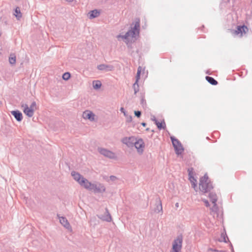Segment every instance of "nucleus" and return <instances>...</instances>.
<instances>
[{"label": "nucleus", "instance_id": "412c9836", "mask_svg": "<svg viewBox=\"0 0 252 252\" xmlns=\"http://www.w3.org/2000/svg\"><path fill=\"white\" fill-rule=\"evenodd\" d=\"M206 80L211 85H216L218 84V82L214 78L210 76L206 77Z\"/></svg>", "mask_w": 252, "mask_h": 252}, {"label": "nucleus", "instance_id": "393cba45", "mask_svg": "<svg viewBox=\"0 0 252 252\" xmlns=\"http://www.w3.org/2000/svg\"><path fill=\"white\" fill-rule=\"evenodd\" d=\"M155 124L157 125L158 128L159 129H164L165 127V123L164 121L161 123L157 121Z\"/></svg>", "mask_w": 252, "mask_h": 252}, {"label": "nucleus", "instance_id": "6e6552de", "mask_svg": "<svg viewBox=\"0 0 252 252\" xmlns=\"http://www.w3.org/2000/svg\"><path fill=\"white\" fill-rule=\"evenodd\" d=\"M104 215H97V217L103 221L110 222L112 220V217L109 212L108 209L106 208Z\"/></svg>", "mask_w": 252, "mask_h": 252}, {"label": "nucleus", "instance_id": "c85d7f7f", "mask_svg": "<svg viewBox=\"0 0 252 252\" xmlns=\"http://www.w3.org/2000/svg\"><path fill=\"white\" fill-rule=\"evenodd\" d=\"M226 238H227L226 234L221 233L220 241L226 242Z\"/></svg>", "mask_w": 252, "mask_h": 252}, {"label": "nucleus", "instance_id": "7ed1b4c3", "mask_svg": "<svg viewBox=\"0 0 252 252\" xmlns=\"http://www.w3.org/2000/svg\"><path fill=\"white\" fill-rule=\"evenodd\" d=\"M182 243V236L181 235H178L173 242L172 252H181Z\"/></svg>", "mask_w": 252, "mask_h": 252}, {"label": "nucleus", "instance_id": "4be33fe9", "mask_svg": "<svg viewBox=\"0 0 252 252\" xmlns=\"http://www.w3.org/2000/svg\"><path fill=\"white\" fill-rule=\"evenodd\" d=\"M101 85V82L99 80H95L93 82V88L95 90L99 89Z\"/></svg>", "mask_w": 252, "mask_h": 252}, {"label": "nucleus", "instance_id": "423d86ee", "mask_svg": "<svg viewBox=\"0 0 252 252\" xmlns=\"http://www.w3.org/2000/svg\"><path fill=\"white\" fill-rule=\"evenodd\" d=\"M134 146L136 149L137 152L139 154H143L145 148V143L142 138H136Z\"/></svg>", "mask_w": 252, "mask_h": 252}, {"label": "nucleus", "instance_id": "473e14b6", "mask_svg": "<svg viewBox=\"0 0 252 252\" xmlns=\"http://www.w3.org/2000/svg\"><path fill=\"white\" fill-rule=\"evenodd\" d=\"M135 115L137 117H140L141 115V112L139 111H134Z\"/></svg>", "mask_w": 252, "mask_h": 252}, {"label": "nucleus", "instance_id": "f257e3e1", "mask_svg": "<svg viewBox=\"0 0 252 252\" xmlns=\"http://www.w3.org/2000/svg\"><path fill=\"white\" fill-rule=\"evenodd\" d=\"M140 30V21L138 20L136 21L133 27H131V29L127 31L124 35H118L117 37L118 39L121 38L125 43L128 45L129 44L134 42L135 37L139 35Z\"/></svg>", "mask_w": 252, "mask_h": 252}, {"label": "nucleus", "instance_id": "7c9ffc66", "mask_svg": "<svg viewBox=\"0 0 252 252\" xmlns=\"http://www.w3.org/2000/svg\"><path fill=\"white\" fill-rule=\"evenodd\" d=\"M30 109L33 110L34 111L35 109H36V104L35 101H33L31 105H30V107H29Z\"/></svg>", "mask_w": 252, "mask_h": 252}, {"label": "nucleus", "instance_id": "6ab92c4d", "mask_svg": "<svg viewBox=\"0 0 252 252\" xmlns=\"http://www.w3.org/2000/svg\"><path fill=\"white\" fill-rule=\"evenodd\" d=\"M89 14H90V15H89L90 19H93V18H96L99 16V12L97 10L95 9V10L91 11L89 13Z\"/></svg>", "mask_w": 252, "mask_h": 252}, {"label": "nucleus", "instance_id": "f704fd0d", "mask_svg": "<svg viewBox=\"0 0 252 252\" xmlns=\"http://www.w3.org/2000/svg\"><path fill=\"white\" fill-rule=\"evenodd\" d=\"M203 201L205 203V206L206 207H209L210 206L209 202H208V200L205 199V200H203Z\"/></svg>", "mask_w": 252, "mask_h": 252}, {"label": "nucleus", "instance_id": "ddd939ff", "mask_svg": "<svg viewBox=\"0 0 252 252\" xmlns=\"http://www.w3.org/2000/svg\"><path fill=\"white\" fill-rule=\"evenodd\" d=\"M97 69L101 71H110L114 69V66L112 65L101 64L97 65Z\"/></svg>", "mask_w": 252, "mask_h": 252}, {"label": "nucleus", "instance_id": "ea45409f", "mask_svg": "<svg viewBox=\"0 0 252 252\" xmlns=\"http://www.w3.org/2000/svg\"><path fill=\"white\" fill-rule=\"evenodd\" d=\"M141 125L143 126H146V123H141Z\"/></svg>", "mask_w": 252, "mask_h": 252}, {"label": "nucleus", "instance_id": "b1692460", "mask_svg": "<svg viewBox=\"0 0 252 252\" xmlns=\"http://www.w3.org/2000/svg\"><path fill=\"white\" fill-rule=\"evenodd\" d=\"M16 56L14 54H11L10 57H9V63L12 64H15L16 63Z\"/></svg>", "mask_w": 252, "mask_h": 252}, {"label": "nucleus", "instance_id": "0eeeda50", "mask_svg": "<svg viewBox=\"0 0 252 252\" xmlns=\"http://www.w3.org/2000/svg\"><path fill=\"white\" fill-rule=\"evenodd\" d=\"M171 140L172 141L173 146L175 149L176 154L178 155H181L184 151V148L183 146H180V149L177 148V146L182 145L181 142L174 137H171Z\"/></svg>", "mask_w": 252, "mask_h": 252}, {"label": "nucleus", "instance_id": "a878e982", "mask_svg": "<svg viewBox=\"0 0 252 252\" xmlns=\"http://www.w3.org/2000/svg\"><path fill=\"white\" fill-rule=\"evenodd\" d=\"M132 87L134 91V94H136L139 91V85L138 84V82L135 81Z\"/></svg>", "mask_w": 252, "mask_h": 252}, {"label": "nucleus", "instance_id": "c9c22d12", "mask_svg": "<svg viewBox=\"0 0 252 252\" xmlns=\"http://www.w3.org/2000/svg\"><path fill=\"white\" fill-rule=\"evenodd\" d=\"M120 111L122 113H124L125 116H126V111L123 107L121 108Z\"/></svg>", "mask_w": 252, "mask_h": 252}, {"label": "nucleus", "instance_id": "2eb2a0df", "mask_svg": "<svg viewBox=\"0 0 252 252\" xmlns=\"http://www.w3.org/2000/svg\"><path fill=\"white\" fill-rule=\"evenodd\" d=\"M11 114L14 117L15 119L21 122L23 119V115L22 113L19 110H14L11 112Z\"/></svg>", "mask_w": 252, "mask_h": 252}, {"label": "nucleus", "instance_id": "1a4fd4ad", "mask_svg": "<svg viewBox=\"0 0 252 252\" xmlns=\"http://www.w3.org/2000/svg\"><path fill=\"white\" fill-rule=\"evenodd\" d=\"M248 30V28L246 26H239L237 27L236 30L234 31L233 33L235 35H240V36H242L243 34L246 33Z\"/></svg>", "mask_w": 252, "mask_h": 252}, {"label": "nucleus", "instance_id": "4c0bfd02", "mask_svg": "<svg viewBox=\"0 0 252 252\" xmlns=\"http://www.w3.org/2000/svg\"><path fill=\"white\" fill-rule=\"evenodd\" d=\"M115 178H116V177H115V176H110V179H111L112 180H114V179H115Z\"/></svg>", "mask_w": 252, "mask_h": 252}, {"label": "nucleus", "instance_id": "f8f14e48", "mask_svg": "<svg viewBox=\"0 0 252 252\" xmlns=\"http://www.w3.org/2000/svg\"><path fill=\"white\" fill-rule=\"evenodd\" d=\"M80 185L81 186L84 187L85 189L92 190V187H93V184L91 183L86 178H82Z\"/></svg>", "mask_w": 252, "mask_h": 252}, {"label": "nucleus", "instance_id": "58836bf2", "mask_svg": "<svg viewBox=\"0 0 252 252\" xmlns=\"http://www.w3.org/2000/svg\"><path fill=\"white\" fill-rule=\"evenodd\" d=\"M192 185L193 188H195V187L196 186V184H195V183L193 182L192 183Z\"/></svg>", "mask_w": 252, "mask_h": 252}, {"label": "nucleus", "instance_id": "bb28decb", "mask_svg": "<svg viewBox=\"0 0 252 252\" xmlns=\"http://www.w3.org/2000/svg\"><path fill=\"white\" fill-rule=\"evenodd\" d=\"M141 71V67L140 66H139L138 68V70H137V74H136V82H138V81H139V80L140 79Z\"/></svg>", "mask_w": 252, "mask_h": 252}, {"label": "nucleus", "instance_id": "f03ea898", "mask_svg": "<svg viewBox=\"0 0 252 252\" xmlns=\"http://www.w3.org/2000/svg\"><path fill=\"white\" fill-rule=\"evenodd\" d=\"M199 188L200 190L204 193L210 192L213 189V185L207 174H205L200 178Z\"/></svg>", "mask_w": 252, "mask_h": 252}, {"label": "nucleus", "instance_id": "2f4dec72", "mask_svg": "<svg viewBox=\"0 0 252 252\" xmlns=\"http://www.w3.org/2000/svg\"><path fill=\"white\" fill-rule=\"evenodd\" d=\"M126 117V122H131L132 121V116H129L128 115H126V116H125Z\"/></svg>", "mask_w": 252, "mask_h": 252}, {"label": "nucleus", "instance_id": "e433bc0d", "mask_svg": "<svg viewBox=\"0 0 252 252\" xmlns=\"http://www.w3.org/2000/svg\"><path fill=\"white\" fill-rule=\"evenodd\" d=\"M151 120L154 121L155 123L158 121L155 116H152L151 117Z\"/></svg>", "mask_w": 252, "mask_h": 252}, {"label": "nucleus", "instance_id": "37998d69", "mask_svg": "<svg viewBox=\"0 0 252 252\" xmlns=\"http://www.w3.org/2000/svg\"><path fill=\"white\" fill-rule=\"evenodd\" d=\"M176 206H177V207L178 206V203H177L176 204Z\"/></svg>", "mask_w": 252, "mask_h": 252}, {"label": "nucleus", "instance_id": "5701e85b", "mask_svg": "<svg viewBox=\"0 0 252 252\" xmlns=\"http://www.w3.org/2000/svg\"><path fill=\"white\" fill-rule=\"evenodd\" d=\"M15 16L18 20H19L22 17V13H21L19 7H17L15 9Z\"/></svg>", "mask_w": 252, "mask_h": 252}, {"label": "nucleus", "instance_id": "a211bd4d", "mask_svg": "<svg viewBox=\"0 0 252 252\" xmlns=\"http://www.w3.org/2000/svg\"><path fill=\"white\" fill-rule=\"evenodd\" d=\"M71 175L73 177V179L77 181L79 184L81 183V181L82 178H84V177L79 173L76 171L71 172Z\"/></svg>", "mask_w": 252, "mask_h": 252}, {"label": "nucleus", "instance_id": "4468645a", "mask_svg": "<svg viewBox=\"0 0 252 252\" xmlns=\"http://www.w3.org/2000/svg\"><path fill=\"white\" fill-rule=\"evenodd\" d=\"M58 217L60 220V223L66 228L69 229L71 228L70 225L68 222L67 220L63 217H60L59 215H58Z\"/></svg>", "mask_w": 252, "mask_h": 252}, {"label": "nucleus", "instance_id": "aec40b11", "mask_svg": "<svg viewBox=\"0 0 252 252\" xmlns=\"http://www.w3.org/2000/svg\"><path fill=\"white\" fill-rule=\"evenodd\" d=\"M209 197L212 203H215L217 202L218 198L216 193L213 192H210L209 195Z\"/></svg>", "mask_w": 252, "mask_h": 252}, {"label": "nucleus", "instance_id": "c756f323", "mask_svg": "<svg viewBox=\"0 0 252 252\" xmlns=\"http://www.w3.org/2000/svg\"><path fill=\"white\" fill-rule=\"evenodd\" d=\"M213 206L211 208V210L212 212H214L215 213H217L218 211V207L217 206V205L216 203H213Z\"/></svg>", "mask_w": 252, "mask_h": 252}, {"label": "nucleus", "instance_id": "a19ab883", "mask_svg": "<svg viewBox=\"0 0 252 252\" xmlns=\"http://www.w3.org/2000/svg\"><path fill=\"white\" fill-rule=\"evenodd\" d=\"M180 146H182V145H179V146L178 145V146H177V148H178V149H180Z\"/></svg>", "mask_w": 252, "mask_h": 252}, {"label": "nucleus", "instance_id": "9b49d317", "mask_svg": "<svg viewBox=\"0 0 252 252\" xmlns=\"http://www.w3.org/2000/svg\"><path fill=\"white\" fill-rule=\"evenodd\" d=\"M82 117L85 119H88L93 122L94 121L95 115L92 111L86 110L83 113Z\"/></svg>", "mask_w": 252, "mask_h": 252}, {"label": "nucleus", "instance_id": "20e7f679", "mask_svg": "<svg viewBox=\"0 0 252 252\" xmlns=\"http://www.w3.org/2000/svg\"><path fill=\"white\" fill-rule=\"evenodd\" d=\"M98 152L102 155L110 159H116V156L113 152L103 148H98Z\"/></svg>", "mask_w": 252, "mask_h": 252}, {"label": "nucleus", "instance_id": "9d476101", "mask_svg": "<svg viewBox=\"0 0 252 252\" xmlns=\"http://www.w3.org/2000/svg\"><path fill=\"white\" fill-rule=\"evenodd\" d=\"M92 190L96 193H102L105 191V188L100 183L93 184Z\"/></svg>", "mask_w": 252, "mask_h": 252}, {"label": "nucleus", "instance_id": "f3484780", "mask_svg": "<svg viewBox=\"0 0 252 252\" xmlns=\"http://www.w3.org/2000/svg\"><path fill=\"white\" fill-rule=\"evenodd\" d=\"M24 108V113L29 117H32L34 114V111L33 110L30 109L27 104H25L22 106Z\"/></svg>", "mask_w": 252, "mask_h": 252}, {"label": "nucleus", "instance_id": "c03bdc74", "mask_svg": "<svg viewBox=\"0 0 252 252\" xmlns=\"http://www.w3.org/2000/svg\"><path fill=\"white\" fill-rule=\"evenodd\" d=\"M146 130L147 131L149 130V128H146Z\"/></svg>", "mask_w": 252, "mask_h": 252}, {"label": "nucleus", "instance_id": "72a5a7b5", "mask_svg": "<svg viewBox=\"0 0 252 252\" xmlns=\"http://www.w3.org/2000/svg\"><path fill=\"white\" fill-rule=\"evenodd\" d=\"M141 104L142 105V106L144 107L145 105L146 104V100L142 98L141 100Z\"/></svg>", "mask_w": 252, "mask_h": 252}, {"label": "nucleus", "instance_id": "cd10ccee", "mask_svg": "<svg viewBox=\"0 0 252 252\" xmlns=\"http://www.w3.org/2000/svg\"><path fill=\"white\" fill-rule=\"evenodd\" d=\"M70 77V74L69 72H65L63 75V79L64 80H68Z\"/></svg>", "mask_w": 252, "mask_h": 252}, {"label": "nucleus", "instance_id": "39448f33", "mask_svg": "<svg viewBox=\"0 0 252 252\" xmlns=\"http://www.w3.org/2000/svg\"><path fill=\"white\" fill-rule=\"evenodd\" d=\"M136 138V137L133 136L125 137L121 140V141L128 148H132L134 147V144L135 143Z\"/></svg>", "mask_w": 252, "mask_h": 252}, {"label": "nucleus", "instance_id": "dca6fc26", "mask_svg": "<svg viewBox=\"0 0 252 252\" xmlns=\"http://www.w3.org/2000/svg\"><path fill=\"white\" fill-rule=\"evenodd\" d=\"M156 201V207L155 209V212L156 213H162V207L160 199L159 198H157Z\"/></svg>", "mask_w": 252, "mask_h": 252}, {"label": "nucleus", "instance_id": "79ce46f5", "mask_svg": "<svg viewBox=\"0 0 252 252\" xmlns=\"http://www.w3.org/2000/svg\"><path fill=\"white\" fill-rule=\"evenodd\" d=\"M66 1H67L68 2H71L73 1V0H66Z\"/></svg>", "mask_w": 252, "mask_h": 252}]
</instances>
